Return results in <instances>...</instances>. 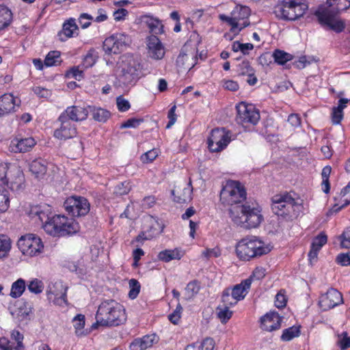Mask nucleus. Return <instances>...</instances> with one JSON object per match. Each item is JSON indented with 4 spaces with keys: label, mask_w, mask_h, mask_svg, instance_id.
Wrapping results in <instances>:
<instances>
[{
    "label": "nucleus",
    "mask_w": 350,
    "mask_h": 350,
    "mask_svg": "<svg viewBox=\"0 0 350 350\" xmlns=\"http://www.w3.org/2000/svg\"><path fill=\"white\" fill-rule=\"evenodd\" d=\"M245 199V188L238 181L227 182L220 192L221 203L231 206L230 217L234 224L246 229L256 228L262 221L263 217L258 208L243 204Z\"/></svg>",
    "instance_id": "1"
},
{
    "label": "nucleus",
    "mask_w": 350,
    "mask_h": 350,
    "mask_svg": "<svg viewBox=\"0 0 350 350\" xmlns=\"http://www.w3.org/2000/svg\"><path fill=\"white\" fill-rule=\"evenodd\" d=\"M126 321L124 306L114 299H107L99 305L96 314V323L92 325V327L119 326Z\"/></svg>",
    "instance_id": "2"
},
{
    "label": "nucleus",
    "mask_w": 350,
    "mask_h": 350,
    "mask_svg": "<svg viewBox=\"0 0 350 350\" xmlns=\"http://www.w3.org/2000/svg\"><path fill=\"white\" fill-rule=\"evenodd\" d=\"M339 1L340 0H327L314 12L321 25L327 26L336 33L342 32L346 27L345 22L338 16L341 10H345L339 6Z\"/></svg>",
    "instance_id": "3"
},
{
    "label": "nucleus",
    "mask_w": 350,
    "mask_h": 350,
    "mask_svg": "<svg viewBox=\"0 0 350 350\" xmlns=\"http://www.w3.org/2000/svg\"><path fill=\"white\" fill-rule=\"evenodd\" d=\"M270 249L256 237H247L241 239L236 246V253L241 260H250L253 258L267 254Z\"/></svg>",
    "instance_id": "4"
},
{
    "label": "nucleus",
    "mask_w": 350,
    "mask_h": 350,
    "mask_svg": "<svg viewBox=\"0 0 350 350\" xmlns=\"http://www.w3.org/2000/svg\"><path fill=\"white\" fill-rule=\"evenodd\" d=\"M79 224L72 218L62 215L52 217L51 221L44 226V231L53 237L73 234L79 230Z\"/></svg>",
    "instance_id": "5"
},
{
    "label": "nucleus",
    "mask_w": 350,
    "mask_h": 350,
    "mask_svg": "<svg viewBox=\"0 0 350 350\" xmlns=\"http://www.w3.org/2000/svg\"><path fill=\"white\" fill-rule=\"evenodd\" d=\"M120 68L118 80L124 85H133L139 79L142 68L137 58L133 55L123 56Z\"/></svg>",
    "instance_id": "6"
},
{
    "label": "nucleus",
    "mask_w": 350,
    "mask_h": 350,
    "mask_svg": "<svg viewBox=\"0 0 350 350\" xmlns=\"http://www.w3.org/2000/svg\"><path fill=\"white\" fill-rule=\"evenodd\" d=\"M271 201L272 211L278 216L292 217L296 216L299 210V204L287 192L273 196Z\"/></svg>",
    "instance_id": "7"
},
{
    "label": "nucleus",
    "mask_w": 350,
    "mask_h": 350,
    "mask_svg": "<svg viewBox=\"0 0 350 350\" xmlns=\"http://www.w3.org/2000/svg\"><path fill=\"white\" fill-rule=\"evenodd\" d=\"M251 10L247 6L237 5L230 13V16L219 14V18L221 21L227 23L231 26V31L239 33L243 28L250 25L248 18Z\"/></svg>",
    "instance_id": "8"
},
{
    "label": "nucleus",
    "mask_w": 350,
    "mask_h": 350,
    "mask_svg": "<svg viewBox=\"0 0 350 350\" xmlns=\"http://www.w3.org/2000/svg\"><path fill=\"white\" fill-rule=\"evenodd\" d=\"M307 9L308 5L305 3L283 1L274 7L273 13L279 19L295 21L301 17Z\"/></svg>",
    "instance_id": "9"
},
{
    "label": "nucleus",
    "mask_w": 350,
    "mask_h": 350,
    "mask_svg": "<svg viewBox=\"0 0 350 350\" xmlns=\"http://www.w3.org/2000/svg\"><path fill=\"white\" fill-rule=\"evenodd\" d=\"M24 181L23 172L16 165L0 163V182L7 185L12 190L21 188Z\"/></svg>",
    "instance_id": "10"
},
{
    "label": "nucleus",
    "mask_w": 350,
    "mask_h": 350,
    "mask_svg": "<svg viewBox=\"0 0 350 350\" xmlns=\"http://www.w3.org/2000/svg\"><path fill=\"white\" fill-rule=\"evenodd\" d=\"M20 251L27 256L33 257L40 254L44 250L41 239L34 234L22 236L17 242Z\"/></svg>",
    "instance_id": "11"
},
{
    "label": "nucleus",
    "mask_w": 350,
    "mask_h": 350,
    "mask_svg": "<svg viewBox=\"0 0 350 350\" xmlns=\"http://www.w3.org/2000/svg\"><path fill=\"white\" fill-rule=\"evenodd\" d=\"M231 141V133L224 128L215 129L208 139V147L211 152H218L223 150Z\"/></svg>",
    "instance_id": "12"
},
{
    "label": "nucleus",
    "mask_w": 350,
    "mask_h": 350,
    "mask_svg": "<svg viewBox=\"0 0 350 350\" xmlns=\"http://www.w3.org/2000/svg\"><path fill=\"white\" fill-rule=\"evenodd\" d=\"M64 207L71 216L81 217L89 213L90 204L86 198L73 196L65 200Z\"/></svg>",
    "instance_id": "13"
},
{
    "label": "nucleus",
    "mask_w": 350,
    "mask_h": 350,
    "mask_svg": "<svg viewBox=\"0 0 350 350\" xmlns=\"http://www.w3.org/2000/svg\"><path fill=\"white\" fill-rule=\"evenodd\" d=\"M237 122L243 125L245 124H256L260 120V114L256 107L245 102L239 103L237 107Z\"/></svg>",
    "instance_id": "14"
},
{
    "label": "nucleus",
    "mask_w": 350,
    "mask_h": 350,
    "mask_svg": "<svg viewBox=\"0 0 350 350\" xmlns=\"http://www.w3.org/2000/svg\"><path fill=\"white\" fill-rule=\"evenodd\" d=\"M130 42L129 37L117 33L107 38L103 42V49L106 53L117 54L123 51Z\"/></svg>",
    "instance_id": "15"
},
{
    "label": "nucleus",
    "mask_w": 350,
    "mask_h": 350,
    "mask_svg": "<svg viewBox=\"0 0 350 350\" xmlns=\"http://www.w3.org/2000/svg\"><path fill=\"white\" fill-rule=\"evenodd\" d=\"M342 303L341 293L336 289L330 288L321 295L319 305L323 310H329Z\"/></svg>",
    "instance_id": "16"
},
{
    "label": "nucleus",
    "mask_w": 350,
    "mask_h": 350,
    "mask_svg": "<svg viewBox=\"0 0 350 350\" xmlns=\"http://www.w3.org/2000/svg\"><path fill=\"white\" fill-rule=\"evenodd\" d=\"M58 122H60L59 128L54 131V137L59 140H66L73 138L77 135V127L75 124L66 118H62L59 115Z\"/></svg>",
    "instance_id": "17"
},
{
    "label": "nucleus",
    "mask_w": 350,
    "mask_h": 350,
    "mask_svg": "<svg viewBox=\"0 0 350 350\" xmlns=\"http://www.w3.org/2000/svg\"><path fill=\"white\" fill-rule=\"evenodd\" d=\"M90 106L82 107L79 105H73L68 107L61 114L62 118L73 122H81L87 119Z\"/></svg>",
    "instance_id": "18"
},
{
    "label": "nucleus",
    "mask_w": 350,
    "mask_h": 350,
    "mask_svg": "<svg viewBox=\"0 0 350 350\" xmlns=\"http://www.w3.org/2000/svg\"><path fill=\"white\" fill-rule=\"evenodd\" d=\"M21 100L14 97L12 94H4L0 96V117L7 116L15 111L16 107H19Z\"/></svg>",
    "instance_id": "19"
},
{
    "label": "nucleus",
    "mask_w": 350,
    "mask_h": 350,
    "mask_svg": "<svg viewBox=\"0 0 350 350\" xmlns=\"http://www.w3.org/2000/svg\"><path fill=\"white\" fill-rule=\"evenodd\" d=\"M51 213L49 206H35L31 207L28 215L35 222H40L44 228L47 223L51 221Z\"/></svg>",
    "instance_id": "20"
},
{
    "label": "nucleus",
    "mask_w": 350,
    "mask_h": 350,
    "mask_svg": "<svg viewBox=\"0 0 350 350\" xmlns=\"http://www.w3.org/2000/svg\"><path fill=\"white\" fill-rule=\"evenodd\" d=\"M147 47L149 55L154 59H161L165 55V49L161 40L154 35L147 38Z\"/></svg>",
    "instance_id": "21"
},
{
    "label": "nucleus",
    "mask_w": 350,
    "mask_h": 350,
    "mask_svg": "<svg viewBox=\"0 0 350 350\" xmlns=\"http://www.w3.org/2000/svg\"><path fill=\"white\" fill-rule=\"evenodd\" d=\"M282 318L277 312L267 313L260 319V328L266 332H273L281 327Z\"/></svg>",
    "instance_id": "22"
},
{
    "label": "nucleus",
    "mask_w": 350,
    "mask_h": 350,
    "mask_svg": "<svg viewBox=\"0 0 350 350\" xmlns=\"http://www.w3.org/2000/svg\"><path fill=\"white\" fill-rule=\"evenodd\" d=\"M197 57L194 51L188 53L181 51L176 59V65L183 70H190L196 64Z\"/></svg>",
    "instance_id": "23"
},
{
    "label": "nucleus",
    "mask_w": 350,
    "mask_h": 350,
    "mask_svg": "<svg viewBox=\"0 0 350 350\" xmlns=\"http://www.w3.org/2000/svg\"><path fill=\"white\" fill-rule=\"evenodd\" d=\"M237 72L239 76H247V82L250 85H254L257 83V78L255 76V70L251 66L250 62L244 60L237 66Z\"/></svg>",
    "instance_id": "24"
},
{
    "label": "nucleus",
    "mask_w": 350,
    "mask_h": 350,
    "mask_svg": "<svg viewBox=\"0 0 350 350\" xmlns=\"http://www.w3.org/2000/svg\"><path fill=\"white\" fill-rule=\"evenodd\" d=\"M78 26L75 19L70 18L64 23L62 29L58 33L59 39L62 42L66 41L68 38H72L75 34L77 35Z\"/></svg>",
    "instance_id": "25"
},
{
    "label": "nucleus",
    "mask_w": 350,
    "mask_h": 350,
    "mask_svg": "<svg viewBox=\"0 0 350 350\" xmlns=\"http://www.w3.org/2000/svg\"><path fill=\"white\" fill-rule=\"evenodd\" d=\"M36 145L33 137L15 138L11 142V147L14 152H26L29 151Z\"/></svg>",
    "instance_id": "26"
},
{
    "label": "nucleus",
    "mask_w": 350,
    "mask_h": 350,
    "mask_svg": "<svg viewBox=\"0 0 350 350\" xmlns=\"http://www.w3.org/2000/svg\"><path fill=\"white\" fill-rule=\"evenodd\" d=\"M140 21L148 27L150 32L154 34H161L164 32L163 25L157 18L149 15H143L141 16Z\"/></svg>",
    "instance_id": "27"
},
{
    "label": "nucleus",
    "mask_w": 350,
    "mask_h": 350,
    "mask_svg": "<svg viewBox=\"0 0 350 350\" xmlns=\"http://www.w3.org/2000/svg\"><path fill=\"white\" fill-rule=\"evenodd\" d=\"M327 237L324 232H321L312 241L311 249L308 254L310 260L315 259L317 257L318 252L321 247L327 243Z\"/></svg>",
    "instance_id": "28"
},
{
    "label": "nucleus",
    "mask_w": 350,
    "mask_h": 350,
    "mask_svg": "<svg viewBox=\"0 0 350 350\" xmlns=\"http://www.w3.org/2000/svg\"><path fill=\"white\" fill-rule=\"evenodd\" d=\"M251 286V279H246L240 284L235 285L230 291L233 295L236 297L239 301L245 298L248 293V290Z\"/></svg>",
    "instance_id": "29"
},
{
    "label": "nucleus",
    "mask_w": 350,
    "mask_h": 350,
    "mask_svg": "<svg viewBox=\"0 0 350 350\" xmlns=\"http://www.w3.org/2000/svg\"><path fill=\"white\" fill-rule=\"evenodd\" d=\"M191 190L189 187L180 189L176 187L172 191V194L174 196V201L178 203H184L191 199Z\"/></svg>",
    "instance_id": "30"
},
{
    "label": "nucleus",
    "mask_w": 350,
    "mask_h": 350,
    "mask_svg": "<svg viewBox=\"0 0 350 350\" xmlns=\"http://www.w3.org/2000/svg\"><path fill=\"white\" fill-rule=\"evenodd\" d=\"M29 170L37 178L42 176L46 172V162L40 159H36L31 163Z\"/></svg>",
    "instance_id": "31"
},
{
    "label": "nucleus",
    "mask_w": 350,
    "mask_h": 350,
    "mask_svg": "<svg viewBox=\"0 0 350 350\" xmlns=\"http://www.w3.org/2000/svg\"><path fill=\"white\" fill-rule=\"evenodd\" d=\"M182 256L180 252L177 249L163 250L157 256L159 260L165 262L175 259L180 260Z\"/></svg>",
    "instance_id": "32"
},
{
    "label": "nucleus",
    "mask_w": 350,
    "mask_h": 350,
    "mask_svg": "<svg viewBox=\"0 0 350 350\" xmlns=\"http://www.w3.org/2000/svg\"><path fill=\"white\" fill-rule=\"evenodd\" d=\"M12 21V13L8 8L0 5V31L7 28Z\"/></svg>",
    "instance_id": "33"
},
{
    "label": "nucleus",
    "mask_w": 350,
    "mask_h": 350,
    "mask_svg": "<svg viewBox=\"0 0 350 350\" xmlns=\"http://www.w3.org/2000/svg\"><path fill=\"white\" fill-rule=\"evenodd\" d=\"M25 288V281L22 278H19L12 284L10 295L13 298H18L22 295Z\"/></svg>",
    "instance_id": "34"
},
{
    "label": "nucleus",
    "mask_w": 350,
    "mask_h": 350,
    "mask_svg": "<svg viewBox=\"0 0 350 350\" xmlns=\"http://www.w3.org/2000/svg\"><path fill=\"white\" fill-rule=\"evenodd\" d=\"M200 289V286L197 280L190 282L185 289V299L191 300L198 293Z\"/></svg>",
    "instance_id": "35"
},
{
    "label": "nucleus",
    "mask_w": 350,
    "mask_h": 350,
    "mask_svg": "<svg viewBox=\"0 0 350 350\" xmlns=\"http://www.w3.org/2000/svg\"><path fill=\"white\" fill-rule=\"evenodd\" d=\"M155 224L159 227V228H154V232L150 233L146 231L140 232L135 238V241L137 242L143 243L146 240H150L154 237L160 234L163 231V227L159 222H155Z\"/></svg>",
    "instance_id": "36"
},
{
    "label": "nucleus",
    "mask_w": 350,
    "mask_h": 350,
    "mask_svg": "<svg viewBox=\"0 0 350 350\" xmlns=\"http://www.w3.org/2000/svg\"><path fill=\"white\" fill-rule=\"evenodd\" d=\"M92 112V117L96 121L105 122L110 117L109 111L106 109L91 107V109H89Z\"/></svg>",
    "instance_id": "37"
},
{
    "label": "nucleus",
    "mask_w": 350,
    "mask_h": 350,
    "mask_svg": "<svg viewBox=\"0 0 350 350\" xmlns=\"http://www.w3.org/2000/svg\"><path fill=\"white\" fill-rule=\"evenodd\" d=\"M11 249V241L4 234H0V258L6 257Z\"/></svg>",
    "instance_id": "38"
},
{
    "label": "nucleus",
    "mask_w": 350,
    "mask_h": 350,
    "mask_svg": "<svg viewBox=\"0 0 350 350\" xmlns=\"http://www.w3.org/2000/svg\"><path fill=\"white\" fill-rule=\"evenodd\" d=\"M221 301L224 306L227 307L234 306L239 301L238 299L233 295L230 288H226L223 291Z\"/></svg>",
    "instance_id": "39"
},
{
    "label": "nucleus",
    "mask_w": 350,
    "mask_h": 350,
    "mask_svg": "<svg viewBox=\"0 0 350 350\" xmlns=\"http://www.w3.org/2000/svg\"><path fill=\"white\" fill-rule=\"evenodd\" d=\"M273 57L277 64L284 65L293 59V55L284 51L276 49L273 53Z\"/></svg>",
    "instance_id": "40"
},
{
    "label": "nucleus",
    "mask_w": 350,
    "mask_h": 350,
    "mask_svg": "<svg viewBox=\"0 0 350 350\" xmlns=\"http://www.w3.org/2000/svg\"><path fill=\"white\" fill-rule=\"evenodd\" d=\"M300 334L299 327L292 326L283 330L281 336V340L283 341H290Z\"/></svg>",
    "instance_id": "41"
},
{
    "label": "nucleus",
    "mask_w": 350,
    "mask_h": 350,
    "mask_svg": "<svg viewBox=\"0 0 350 350\" xmlns=\"http://www.w3.org/2000/svg\"><path fill=\"white\" fill-rule=\"evenodd\" d=\"M98 55L94 49L88 51L85 56L84 57L81 66L84 68H88L92 67L96 62Z\"/></svg>",
    "instance_id": "42"
},
{
    "label": "nucleus",
    "mask_w": 350,
    "mask_h": 350,
    "mask_svg": "<svg viewBox=\"0 0 350 350\" xmlns=\"http://www.w3.org/2000/svg\"><path fill=\"white\" fill-rule=\"evenodd\" d=\"M60 53L57 51L49 52L44 59L46 66H53L60 64Z\"/></svg>",
    "instance_id": "43"
},
{
    "label": "nucleus",
    "mask_w": 350,
    "mask_h": 350,
    "mask_svg": "<svg viewBox=\"0 0 350 350\" xmlns=\"http://www.w3.org/2000/svg\"><path fill=\"white\" fill-rule=\"evenodd\" d=\"M62 290L63 291L61 293H54L55 294V299L53 303L55 305L63 306L67 305V299H66V291L67 287L64 286L62 283L59 284Z\"/></svg>",
    "instance_id": "44"
},
{
    "label": "nucleus",
    "mask_w": 350,
    "mask_h": 350,
    "mask_svg": "<svg viewBox=\"0 0 350 350\" xmlns=\"http://www.w3.org/2000/svg\"><path fill=\"white\" fill-rule=\"evenodd\" d=\"M44 283L37 278L31 280L27 285L28 290L35 294L41 293L44 290Z\"/></svg>",
    "instance_id": "45"
},
{
    "label": "nucleus",
    "mask_w": 350,
    "mask_h": 350,
    "mask_svg": "<svg viewBox=\"0 0 350 350\" xmlns=\"http://www.w3.org/2000/svg\"><path fill=\"white\" fill-rule=\"evenodd\" d=\"M8 191L0 186V212L5 211L9 207Z\"/></svg>",
    "instance_id": "46"
},
{
    "label": "nucleus",
    "mask_w": 350,
    "mask_h": 350,
    "mask_svg": "<svg viewBox=\"0 0 350 350\" xmlns=\"http://www.w3.org/2000/svg\"><path fill=\"white\" fill-rule=\"evenodd\" d=\"M129 285L130 288L129 297L132 299H135L140 291V284L137 280L131 279L129 282Z\"/></svg>",
    "instance_id": "47"
},
{
    "label": "nucleus",
    "mask_w": 350,
    "mask_h": 350,
    "mask_svg": "<svg viewBox=\"0 0 350 350\" xmlns=\"http://www.w3.org/2000/svg\"><path fill=\"white\" fill-rule=\"evenodd\" d=\"M131 189L130 182L124 181L118 184L113 189V193L117 196H122L127 194Z\"/></svg>",
    "instance_id": "48"
},
{
    "label": "nucleus",
    "mask_w": 350,
    "mask_h": 350,
    "mask_svg": "<svg viewBox=\"0 0 350 350\" xmlns=\"http://www.w3.org/2000/svg\"><path fill=\"white\" fill-rule=\"evenodd\" d=\"M230 307L224 306V308H218L219 311L217 317L222 323H226L232 317V312L229 310Z\"/></svg>",
    "instance_id": "49"
},
{
    "label": "nucleus",
    "mask_w": 350,
    "mask_h": 350,
    "mask_svg": "<svg viewBox=\"0 0 350 350\" xmlns=\"http://www.w3.org/2000/svg\"><path fill=\"white\" fill-rule=\"evenodd\" d=\"M338 345L342 350H345L350 347V336L346 332L338 335Z\"/></svg>",
    "instance_id": "50"
},
{
    "label": "nucleus",
    "mask_w": 350,
    "mask_h": 350,
    "mask_svg": "<svg viewBox=\"0 0 350 350\" xmlns=\"http://www.w3.org/2000/svg\"><path fill=\"white\" fill-rule=\"evenodd\" d=\"M158 156V151L156 149L150 150L141 156V160L143 163H150L153 161Z\"/></svg>",
    "instance_id": "51"
},
{
    "label": "nucleus",
    "mask_w": 350,
    "mask_h": 350,
    "mask_svg": "<svg viewBox=\"0 0 350 350\" xmlns=\"http://www.w3.org/2000/svg\"><path fill=\"white\" fill-rule=\"evenodd\" d=\"M339 239L340 240V245L342 247L350 248V227L343 232Z\"/></svg>",
    "instance_id": "52"
},
{
    "label": "nucleus",
    "mask_w": 350,
    "mask_h": 350,
    "mask_svg": "<svg viewBox=\"0 0 350 350\" xmlns=\"http://www.w3.org/2000/svg\"><path fill=\"white\" fill-rule=\"evenodd\" d=\"M139 342L142 343V348L144 350L150 348L152 346L154 340L155 336L154 335H146L141 338H138Z\"/></svg>",
    "instance_id": "53"
},
{
    "label": "nucleus",
    "mask_w": 350,
    "mask_h": 350,
    "mask_svg": "<svg viewBox=\"0 0 350 350\" xmlns=\"http://www.w3.org/2000/svg\"><path fill=\"white\" fill-rule=\"evenodd\" d=\"M183 310V308L180 304L178 303L177 304L176 310L168 316L169 320L174 324H177L179 319H180L181 312Z\"/></svg>",
    "instance_id": "54"
},
{
    "label": "nucleus",
    "mask_w": 350,
    "mask_h": 350,
    "mask_svg": "<svg viewBox=\"0 0 350 350\" xmlns=\"http://www.w3.org/2000/svg\"><path fill=\"white\" fill-rule=\"evenodd\" d=\"M93 17L88 14L83 13L79 18V23L83 29L88 28L91 25V21Z\"/></svg>",
    "instance_id": "55"
},
{
    "label": "nucleus",
    "mask_w": 350,
    "mask_h": 350,
    "mask_svg": "<svg viewBox=\"0 0 350 350\" xmlns=\"http://www.w3.org/2000/svg\"><path fill=\"white\" fill-rule=\"evenodd\" d=\"M12 338L17 342V345L15 347L16 350H23L24 346L23 344V335L18 330H14L12 332Z\"/></svg>",
    "instance_id": "56"
},
{
    "label": "nucleus",
    "mask_w": 350,
    "mask_h": 350,
    "mask_svg": "<svg viewBox=\"0 0 350 350\" xmlns=\"http://www.w3.org/2000/svg\"><path fill=\"white\" fill-rule=\"evenodd\" d=\"M202 255L205 258H217L221 255L220 250L218 247H214L212 249H206L202 252Z\"/></svg>",
    "instance_id": "57"
},
{
    "label": "nucleus",
    "mask_w": 350,
    "mask_h": 350,
    "mask_svg": "<svg viewBox=\"0 0 350 350\" xmlns=\"http://www.w3.org/2000/svg\"><path fill=\"white\" fill-rule=\"evenodd\" d=\"M73 323L76 332L81 330L85 325V316L83 314L77 315L73 319Z\"/></svg>",
    "instance_id": "58"
},
{
    "label": "nucleus",
    "mask_w": 350,
    "mask_h": 350,
    "mask_svg": "<svg viewBox=\"0 0 350 350\" xmlns=\"http://www.w3.org/2000/svg\"><path fill=\"white\" fill-rule=\"evenodd\" d=\"M142 119H137V118H130L127 120L126 122L122 123L120 126L121 129H125V128H136L139 125L141 122H142Z\"/></svg>",
    "instance_id": "59"
},
{
    "label": "nucleus",
    "mask_w": 350,
    "mask_h": 350,
    "mask_svg": "<svg viewBox=\"0 0 350 350\" xmlns=\"http://www.w3.org/2000/svg\"><path fill=\"white\" fill-rule=\"evenodd\" d=\"M116 103L118 109L120 111H126L129 110L131 107L129 102L122 96L117 98Z\"/></svg>",
    "instance_id": "60"
},
{
    "label": "nucleus",
    "mask_w": 350,
    "mask_h": 350,
    "mask_svg": "<svg viewBox=\"0 0 350 350\" xmlns=\"http://www.w3.org/2000/svg\"><path fill=\"white\" fill-rule=\"evenodd\" d=\"M286 296L280 291L275 295V306L278 308H282L286 306Z\"/></svg>",
    "instance_id": "61"
},
{
    "label": "nucleus",
    "mask_w": 350,
    "mask_h": 350,
    "mask_svg": "<svg viewBox=\"0 0 350 350\" xmlns=\"http://www.w3.org/2000/svg\"><path fill=\"white\" fill-rule=\"evenodd\" d=\"M35 94L41 98H49L51 95V92L42 87H35L33 88Z\"/></svg>",
    "instance_id": "62"
},
{
    "label": "nucleus",
    "mask_w": 350,
    "mask_h": 350,
    "mask_svg": "<svg viewBox=\"0 0 350 350\" xmlns=\"http://www.w3.org/2000/svg\"><path fill=\"white\" fill-rule=\"evenodd\" d=\"M336 262L342 266H347L350 265V252L342 253L338 255Z\"/></svg>",
    "instance_id": "63"
},
{
    "label": "nucleus",
    "mask_w": 350,
    "mask_h": 350,
    "mask_svg": "<svg viewBox=\"0 0 350 350\" xmlns=\"http://www.w3.org/2000/svg\"><path fill=\"white\" fill-rule=\"evenodd\" d=\"M200 350H213L215 347V342L211 338H206L202 342Z\"/></svg>",
    "instance_id": "64"
}]
</instances>
